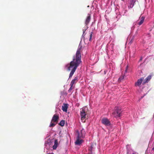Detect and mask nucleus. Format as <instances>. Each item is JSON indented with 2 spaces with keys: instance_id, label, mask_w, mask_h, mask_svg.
Returning <instances> with one entry per match:
<instances>
[{
  "instance_id": "f257e3e1",
  "label": "nucleus",
  "mask_w": 154,
  "mask_h": 154,
  "mask_svg": "<svg viewBox=\"0 0 154 154\" xmlns=\"http://www.w3.org/2000/svg\"><path fill=\"white\" fill-rule=\"evenodd\" d=\"M82 48V45H79L75 55L73 57L72 60L66 66L67 70L71 71L69 75V79L72 77L77 68L82 62L81 55L80 52Z\"/></svg>"
},
{
  "instance_id": "f03ea898",
  "label": "nucleus",
  "mask_w": 154,
  "mask_h": 154,
  "mask_svg": "<svg viewBox=\"0 0 154 154\" xmlns=\"http://www.w3.org/2000/svg\"><path fill=\"white\" fill-rule=\"evenodd\" d=\"M112 114L116 118L121 116H122V113L120 108L116 107L115 108V111L112 113Z\"/></svg>"
},
{
  "instance_id": "7ed1b4c3",
  "label": "nucleus",
  "mask_w": 154,
  "mask_h": 154,
  "mask_svg": "<svg viewBox=\"0 0 154 154\" xmlns=\"http://www.w3.org/2000/svg\"><path fill=\"white\" fill-rule=\"evenodd\" d=\"M78 135L77 136V139L75 142V144L76 145H80L82 143L84 142V140L82 139H80L82 138L80 137V133L78 132Z\"/></svg>"
},
{
  "instance_id": "20e7f679",
  "label": "nucleus",
  "mask_w": 154,
  "mask_h": 154,
  "mask_svg": "<svg viewBox=\"0 0 154 154\" xmlns=\"http://www.w3.org/2000/svg\"><path fill=\"white\" fill-rule=\"evenodd\" d=\"M101 122L105 126H109L111 123L109 120L106 118H103L101 120Z\"/></svg>"
},
{
  "instance_id": "39448f33",
  "label": "nucleus",
  "mask_w": 154,
  "mask_h": 154,
  "mask_svg": "<svg viewBox=\"0 0 154 154\" xmlns=\"http://www.w3.org/2000/svg\"><path fill=\"white\" fill-rule=\"evenodd\" d=\"M80 115L81 116V120H83L85 118L86 114L85 112V110L82 109L80 112Z\"/></svg>"
},
{
  "instance_id": "423d86ee",
  "label": "nucleus",
  "mask_w": 154,
  "mask_h": 154,
  "mask_svg": "<svg viewBox=\"0 0 154 154\" xmlns=\"http://www.w3.org/2000/svg\"><path fill=\"white\" fill-rule=\"evenodd\" d=\"M59 119V116L55 114L54 115L51 120V122H56L57 123Z\"/></svg>"
},
{
  "instance_id": "0eeeda50",
  "label": "nucleus",
  "mask_w": 154,
  "mask_h": 154,
  "mask_svg": "<svg viewBox=\"0 0 154 154\" xmlns=\"http://www.w3.org/2000/svg\"><path fill=\"white\" fill-rule=\"evenodd\" d=\"M143 79L144 78L143 77L140 78V79H139L137 80V82L135 83V85L136 86H140Z\"/></svg>"
},
{
  "instance_id": "6e6552de",
  "label": "nucleus",
  "mask_w": 154,
  "mask_h": 154,
  "mask_svg": "<svg viewBox=\"0 0 154 154\" xmlns=\"http://www.w3.org/2000/svg\"><path fill=\"white\" fill-rule=\"evenodd\" d=\"M92 34L93 32L90 31L89 32V34L88 35H87V36L86 37L85 39H89V40L90 41H91V38L92 36Z\"/></svg>"
},
{
  "instance_id": "1a4fd4ad",
  "label": "nucleus",
  "mask_w": 154,
  "mask_h": 154,
  "mask_svg": "<svg viewBox=\"0 0 154 154\" xmlns=\"http://www.w3.org/2000/svg\"><path fill=\"white\" fill-rule=\"evenodd\" d=\"M68 105L67 104L64 103L62 106V110L63 112H66L68 108Z\"/></svg>"
},
{
  "instance_id": "9d476101",
  "label": "nucleus",
  "mask_w": 154,
  "mask_h": 154,
  "mask_svg": "<svg viewBox=\"0 0 154 154\" xmlns=\"http://www.w3.org/2000/svg\"><path fill=\"white\" fill-rule=\"evenodd\" d=\"M85 131L83 129L81 130V134H80V137L82 138H84L85 136Z\"/></svg>"
},
{
  "instance_id": "9b49d317",
  "label": "nucleus",
  "mask_w": 154,
  "mask_h": 154,
  "mask_svg": "<svg viewBox=\"0 0 154 154\" xmlns=\"http://www.w3.org/2000/svg\"><path fill=\"white\" fill-rule=\"evenodd\" d=\"M78 77H75L73 79L70 83V85H74V84H75L78 81Z\"/></svg>"
},
{
  "instance_id": "f8f14e48",
  "label": "nucleus",
  "mask_w": 154,
  "mask_h": 154,
  "mask_svg": "<svg viewBox=\"0 0 154 154\" xmlns=\"http://www.w3.org/2000/svg\"><path fill=\"white\" fill-rule=\"evenodd\" d=\"M58 145V143L57 140H55L54 141V144L53 146V148L54 149H56Z\"/></svg>"
},
{
  "instance_id": "ddd939ff",
  "label": "nucleus",
  "mask_w": 154,
  "mask_h": 154,
  "mask_svg": "<svg viewBox=\"0 0 154 154\" xmlns=\"http://www.w3.org/2000/svg\"><path fill=\"white\" fill-rule=\"evenodd\" d=\"M151 78V75L148 76L143 82V84H145L147 83L148 81L150 80Z\"/></svg>"
},
{
  "instance_id": "4468645a",
  "label": "nucleus",
  "mask_w": 154,
  "mask_h": 154,
  "mask_svg": "<svg viewBox=\"0 0 154 154\" xmlns=\"http://www.w3.org/2000/svg\"><path fill=\"white\" fill-rule=\"evenodd\" d=\"M65 121L63 120H61L59 124V125L61 126H63L65 125Z\"/></svg>"
},
{
  "instance_id": "2eb2a0df",
  "label": "nucleus",
  "mask_w": 154,
  "mask_h": 154,
  "mask_svg": "<svg viewBox=\"0 0 154 154\" xmlns=\"http://www.w3.org/2000/svg\"><path fill=\"white\" fill-rule=\"evenodd\" d=\"M70 88H69V90H68V92H71V90L74 89L75 88V86L72 85H70Z\"/></svg>"
},
{
  "instance_id": "dca6fc26",
  "label": "nucleus",
  "mask_w": 154,
  "mask_h": 154,
  "mask_svg": "<svg viewBox=\"0 0 154 154\" xmlns=\"http://www.w3.org/2000/svg\"><path fill=\"white\" fill-rule=\"evenodd\" d=\"M144 22V20H141L140 21V22H138L137 21V22L136 23L139 25H141L143 22Z\"/></svg>"
},
{
  "instance_id": "f3484780",
  "label": "nucleus",
  "mask_w": 154,
  "mask_h": 154,
  "mask_svg": "<svg viewBox=\"0 0 154 154\" xmlns=\"http://www.w3.org/2000/svg\"><path fill=\"white\" fill-rule=\"evenodd\" d=\"M134 4L133 2H132L131 1L130 5L128 6V8H132L133 7Z\"/></svg>"
},
{
  "instance_id": "a211bd4d",
  "label": "nucleus",
  "mask_w": 154,
  "mask_h": 154,
  "mask_svg": "<svg viewBox=\"0 0 154 154\" xmlns=\"http://www.w3.org/2000/svg\"><path fill=\"white\" fill-rule=\"evenodd\" d=\"M56 125V124L52 123V122H51L50 125H49V127H53L55 126Z\"/></svg>"
},
{
  "instance_id": "6ab92c4d",
  "label": "nucleus",
  "mask_w": 154,
  "mask_h": 154,
  "mask_svg": "<svg viewBox=\"0 0 154 154\" xmlns=\"http://www.w3.org/2000/svg\"><path fill=\"white\" fill-rule=\"evenodd\" d=\"M93 149V145H91V147L89 148V150L91 152L92 151Z\"/></svg>"
},
{
  "instance_id": "aec40b11",
  "label": "nucleus",
  "mask_w": 154,
  "mask_h": 154,
  "mask_svg": "<svg viewBox=\"0 0 154 154\" xmlns=\"http://www.w3.org/2000/svg\"><path fill=\"white\" fill-rule=\"evenodd\" d=\"M91 18V15L90 14H88L86 19H90Z\"/></svg>"
},
{
  "instance_id": "412c9836",
  "label": "nucleus",
  "mask_w": 154,
  "mask_h": 154,
  "mask_svg": "<svg viewBox=\"0 0 154 154\" xmlns=\"http://www.w3.org/2000/svg\"><path fill=\"white\" fill-rule=\"evenodd\" d=\"M145 18V17L144 16L141 15L139 18V19H144Z\"/></svg>"
},
{
  "instance_id": "4be33fe9",
  "label": "nucleus",
  "mask_w": 154,
  "mask_h": 154,
  "mask_svg": "<svg viewBox=\"0 0 154 154\" xmlns=\"http://www.w3.org/2000/svg\"><path fill=\"white\" fill-rule=\"evenodd\" d=\"M124 79V77L123 76H121L120 78H119V80L120 81H121V80H122Z\"/></svg>"
},
{
  "instance_id": "5701e85b",
  "label": "nucleus",
  "mask_w": 154,
  "mask_h": 154,
  "mask_svg": "<svg viewBox=\"0 0 154 154\" xmlns=\"http://www.w3.org/2000/svg\"><path fill=\"white\" fill-rule=\"evenodd\" d=\"M136 0H132L131 1L132 2H133L134 4H135V3L136 2Z\"/></svg>"
},
{
  "instance_id": "b1692460",
  "label": "nucleus",
  "mask_w": 154,
  "mask_h": 154,
  "mask_svg": "<svg viewBox=\"0 0 154 154\" xmlns=\"http://www.w3.org/2000/svg\"><path fill=\"white\" fill-rule=\"evenodd\" d=\"M128 66H126V70H125V72H127V69H128Z\"/></svg>"
},
{
  "instance_id": "393cba45",
  "label": "nucleus",
  "mask_w": 154,
  "mask_h": 154,
  "mask_svg": "<svg viewBox=\"0 0 154 154\" xmlns=\"http://www.w3.org/2000/svg\"><path fill=\"white\" fill-rule=\"evenodd\" d=\"M152 149V150H154V147Z\"/></svg>"
},
{
  "instance_id": "a878e982",
  "label": "nucleus",
  "mask_w": 154,
  "mask_h": 154,
  "mask_svg": "<svg viewBox=\"0 0 154 154\" xmlns=\"http://www.w3.org/2000/svg\"><path fill=\"white\" fill-rule=\"evenodd\" d=\"M86 20V22H87L88 20Z\"/></svg>"
},
{
  "instance_id": "bb28decb",
  "label": "nucleus",
  "mask_w": 154,
  "mask_h": 154,
  "mask_svg": "<svg viewBox=\"0 0 154 154\" xmlns=\"http://www.w3.org/2000/svg\"><path fill=\"white\" fill-rule=\"evenodd\" d=\"M132 154H136L135 153H133Z\"/></svg>"
},
{
  "instance_id": "cd10ccee",
  "label": "nucleus",
  "mask_w": 154,
  "mask_h": 154,
  "mask_svg": "<svg viewBox=\"0 0 154 154\" xmlns=\"http://www.w3.org/2000/svg\"><path fill=\"white\" fill-rule=\"evenodd\" d=\"M84 32H85V31H84L83 32V33H84Z\"/></svg>"
}]
</instances>
